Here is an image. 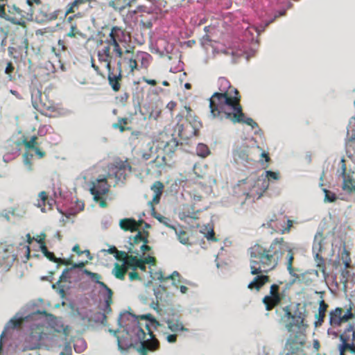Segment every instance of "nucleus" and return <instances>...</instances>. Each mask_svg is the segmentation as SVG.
Instances as JSON below:
<instances>
[{
  "label": "nucleus",
  "mask_w": 355,
  "mask_h": 355,
  "mask_svg": "<svg viewBox=\"0 0 355 355\" xmlns=\"http://www.w3.org/2000/svg\"><path fill=\"white\" fill-rule=\"evenodd\" d=\"M100 43L103 47L98 51V58L100 62L105 64L107 69V80L109 85L115 92L121 87L123 78L121 61L116 63V71L111 67L112 60L114 57L121 58L123 49L131 41L130 33L125 28L119 26H106L100 33Z\"/></svg>",
  "instance_id": "nucleus-1"
},
{
  "label": "nucleus",
  "mask_w": 355,
  "mask_h": 355,
  "mask_svg": "<svg viewBox=\"0 0 355 355\" xmlns=\"http://www.w3.org/2000/svg\"><path fill=\"white\" fill-rule=\"evenodd\" d=\"M218 91L209 98L211 116L220 120L227 119L233 123H242L252 128L257 127V123L252 118L245 117L238 89L224 77L218 78Z\"/></svg>",
  "instance_id": "nucleus-2"
},
{
  "label": "nucleus",
  "mask_w": 355,
  "mask_h": 355,
  "mask_svg": "<svg viewBox=\"0 0 355 355\" xmlns=\"http://www.w3.org/2000/svg\"><path fill=\"white\" fill-rule=\"evenodd\" d=\"M285 253L287 258V270L291 275H294V252L283 237L275 238L270 243H255L248 249L251 275L261 272H269L275 270Z\"/></svg>",
  "instance_id": "nucleus-3"
},
{
  "label": "nucleus",
  "mask_w": 355,
  "mask_h": 355,
  "mask_svg": "<svg viewBox=\"0 0 355 355\" xmlns=\"http://www.w3.org/2000/svg\"><path fill=\"white\" fill-rule=\"evenodd\" d=\"M276 313L279 317V322L284 324L288 332H293L295 327L297 329L294 334L290 335L286 343L288 354H297L302 350L306 343L304 331L308 325L306 324L305 315L300 311L293 313L291 305L280 306L276 309Z\"/></svg>",
  "instance_id": "nucleus-4"
},
{
  "label": "nucleus",
  "mask_w": 355,
  "mask_h": 355,
  "mask_svg": "<svg viewBox=\"0 0 355 355\" xmlns=\"http://www.w3.org/2000/svg\"><path fill=\"white\" fill-rule=\"evenodd\" d=\"M145 327L148 331L149 338H146V334L141 327L138 326L135 329L138 342L132 345L139 355H148V352H155L159 347V340L151 331L149 324H146Z\"/></svg>",
  "instance_id": "nucleus-5"
},
{
  "label": "nucleus",
  "mask_w": 355,
  "mask_h": 355,
  "mask_svg": "<svg viewBox=\"0 0 355 355\" xmlns=\"http://www.w3.org/2000/svg\"><path fill=\"white\" fill-rule=\"evenodd\" d=\"M184 108L187 112L185 120L182 121V114L177 116V118H179V119L176 125V130L178 132V135L180 138L188 139L197 134V124L199 122L193 116V111L189 106L186 105Z\"/></svg>",
  "instance_id": "nucleus-6"
},
{
  "label": "nucleus",
  "mask_w": 355,
  "mask_h": 355,
  "mask_svg": "<svg viewBox=\"0 0 355 355\" xmlns=\"http://www.w3.org/2000/svg\"><path fill=\"white\" fill-rule=\"evenodd\" d=\"M110 184L107 182V177L100 175L97 179L91 182L89 189L91 194L94 197V200L99 204L102 208L107 207V203L103 196L106 195L110 191Z\"/></svg>",
  "instance_id": "nucleus-7"
},
{
  "label": "nucleus",
  "mask_w": 355,
  "mask_h": 355,
  "mask_svg": "<svg viewBox=\"0 0 355 355\" xmlns=\"http://www.w3.org/2000/svg\"><path fill=\"white\" fill-rule=\"evenodd\" d=\"M148 236V232L139 231L135 236L130 237L128 252L141 257L146 252L150 251L151 248L147 245Z\"/></svg>",
  "instance_id": "nucleus-8"
},
{
  "label": "nucleus",
  "mask_w": 355,
  "mask_h": 355,
  "mask_svg": "<svg viewBox=\"0 0 355 355\" xmlns=\"http://www.w3.org/2000/svg\"><path fill=\"white\" fill-rule=\"evenodd\" d=\"M282 284V282H279V284H271L269 293L263 297L262 303L264 304L266 311H272L285 299V291H281L280 289L279 284Z\"/></svg>",
  "instance_id": "nucleus-9"
},
{
  "label": "nucleus",
  "mask_w": 355,
  "mask_h": 355,
  "mask_svg": "<svg viewBox=\"0 0 355 355\" xmlns=\"http://www.w3.org/2000/svg\"><path fill=\"white\" fill-rule=\"evenodd\" d=\"M339 338L342 342L338 346L340 355H345L346 351L355 353V322L347 325Z\"/></svg>",
  "instance_id": "nucleus-10"
},
{
  "label": "nucleus",
  "mask_w": 355,
  "mask_h": 355,
  "mask_svg": "<svg viewBox=\"0 0 355 355\" xmlns=\"http://www.w3.org/2000/svg\"><path fill=\"white\" fill-rule=\"evenodd\" d=\"M329 324L336 328L355 318V314L352 312V307H349L346 311L341 307H336L329 312Z\"/></svg>",
  "instance_id": "nucleus-11"
},
{
  "label": "nucleus",
  "mask_w": 355,
  "mask_h": 355,
  "mask_svg": "<svg viewBox=\"0 0 355 355\" xmlns=\"http://www.w3.org/2000/svg\"><path fill=\"white\" fill-rule=\"evenodd\" d=\"M15 247L12 244L0 243V268L7 271L17 260Z\"/></svg>",
  "instance_id": "nucleus-12"
},
{
  "label": "nucleus",
  "mask_w": 355,
  "mask_h": 355,
  "mask_svg": "<svg viewBox=\"0 0 355 355\" xmlns=\"http://www.w3.org/2000/svg\"><path fill=\"white\" fill-rule=\"evenodd\" d=\"M39 101L32 96V104L33 107L42 114L48 116L58 111V105L53 101H49L45 94L37 92Z\"/></svg>",
  "instance_id": "nucleus-13"
},
{
  "label": "nucleus",
  "mask_w": 355,
  "mask_h": 355,
  "mask_svg": "<svg viewBox=\"0 0 355 355\" xmlns=\"http://www.w3.org/2000/svg\"><path fill=\"white\" fill-rule=\"evenodd\" d=\"M94 0H73L65 7L64 15L74 14L77 18L83 17L86 12L93 8L92 3Z\"/></svg>",
  "instance_id": "nucleus-14"
},
{
  "label": "nucleus",
  "mask_w": 355,
  "mask_h": 355,
  "mask_svg": "<svg viewBox=\"0 0 355 355\" xmlns=\"http://www.w3.org/2000/svg\"><path fill=\"white\" fill-rule=\"evenodd\" d=\"M130 42L128 43L125 49H123V54L121 58V65L124 64V69L128 71V74H134L135 70H139L138 62L136 58L130 57L128 55H133V51L128 49Z\"/></svg>",
  "instance_id": "nucleus-15"
},
{
  "label": "nucleus",
  "mask_w": 355,
  "mask_h": 355,
  "mask_svg": "<svg viewBox=\"0 0 355 355\" xmlns=\"http://www.w3.org/2000/svg\"><path fill=\"white\" fill-rule=\"evenodd\" d=\"M343 184L342 189L348 193H355V179L352 174L347 173V167L344 158L341 159Z\"/></svg>",
  "instance_id": "nucleus-16"
},
{
  "label": "nucleus",
  "mask_w": 355,
  "mask_h": 355,
  "mask_svg": "<svg viewBox=\"0 0 355 355\" xmlns=\"http://www.w3.org/2000/svg\"><path fill=\"white\" fill-rule=\"evenodd\" d=\"M114 168L115 178L119 181L125 180L127 175L132 171V166L128 159L116 161Z\"/></svg>",
  "instance_id": "nucleus-17"
},
{
  "label": "nucleus",
  "mask_w": 355,
  "mask_h": 355,
  "mask_svg": "<svg viewBox=\"0 0 355 355\" xmlns=\"http://www.w3.org/2000/svg\"><path fill=\"white\" fill-rule=\"evenodd\" d=\"M83 273L89 277V278L94 282L98 284L101 287L104 288L107 291V297L105 298V304L107 307L110 306V304L112 303V295L113 292L111 288H110L104 282H101V275L98 273L93 272L87 269L83 270Z\"/></svg>",
  "instance_id": "nucleus-18"
},
{
  "label": "nucleus",
  "mask_w": 355,
  "mask_h": 355,
  "mask_svg": "<svg viewBox=\"0 0 355 355\" xmlns=\"http://www.w3.org/2000/svg\"><path fill=\"white\" fill-rule=\"evenodd\" d=\"M268 272H261L256 275L252 282L248 285V288L250 290L255 289L257 291H259L261 288L267 283L270 282V277L267 275Z\"/></svg>",
  "instance_id": "nucleus-19"
},
{
  "label": "nucleus",
  "mask_w": 355,
  "mask_h": 355,
  "mask_svg": "<svg viewBox=\"0 0 355 355\" xmlns=\"http://www.w3.org/2000/svg\"><path fill=\"white\" fill-rule=\"evenodd\" d=\"M37 201V206L41 209L42 212L53 209V206L55 202V200L52 198H49L47 193L44 191L39 193Z\"/></svg>",
  "instance_id": "nucleus-20"
},
{
  "label": "nucleus",
  "mask_w": 355,
  "mask_h": 355,
  "mask_svg": "<svg viewBox=\"0 0 355 355\" xmlns=\"http://www.w3.org/2000/svg\"><path fill=\"white\" fill-rule=\"evenodd\" d=\"M37 141V137L34 135L31 137L30 140H28L26 138L23 139L22 144L26 149L33 150L37 157L41 159L45 157L46 153L39 148V145Z\"/></svg>",
  "instance_id": "nucleus-21"
},
{
  "label": "nucleus",
  "mask_w": 355,
  "mask_h": 355,
  "mask_svg": "<svg viewBox=\"0 0 355 355\" xmlns=\"http://www.w3.org/2000/svg\"><path fill=\"white\" fill-rule=\"evenodd\" d=\"M24 322V318H17L16 316L11 318L6 324L3 331L1 334V340L7 337L10 334V331H13L16 329H19Z\"/></svg>",
  "instance_id": "nucleus-22"
},
{
  "label": "nucleus",
  "mask_w": 355,
  "mask_h": 355,
  "mask_svg": "<svg viewBox=\"0 0 355 355\" xmlns=\"http://www.w3.org/2000/svg\"><path fill=\"white\" fill-rule=\"evenodd\" d=\"M164 188V184L160 181H156L153 184L150 189L154 192V196L152 200L148 203L150 207L151 205L155 206L159 202Z\"/></svg>",
  "instance_id": "nucleus-23"
},
{
  "label": "nucleus",
  "mask_w": 355,
  "mask_h": 355,
  "mask_svg": "<svg viewBox=\"0 0 355 355\" xmlns=\"http://www.w3.org/2000/svg\"><path fill=\"white\" fill-rule=\"evenodd\" d=\"M10 14H17V16L8 17V20L11 21L12 24L19 25L23 28H26V23L24 18L23 11L19 8L14 6L9 10Z\"/></svg>",
  "instance_id": "nucleus-24"
},
{
  "label": "nucleus",
  "mask_w": 355,
  "mask_h": 355,
  "mask_svg": "<svg viewBox=\"0 0 355 355\" xmlns=\"http://www.w3.org/2000/svg\"><path fill=\"white\" fill-rule=\"evenodd\" d=\"M329 305L324 302V300H321L319 302L318 312L315 314V321L314 322L315 327H320L324 322V320L326 316V313Z\"/></svg>",
  "instance_id": "nucleus-25"
},
{
  "label": "nucleus",
  "mask_w": 355,
  "mask_h": 355,
  "mask_svg": "<svg viewBox=\"0 0 355 355\" xmlns=\"http://www.w3.org/2000/svg\"><path fill=\"white\" fill-rule=\"evenodd\" d=\"M167 327L172 332L189 331V329L185 327L183 323L179 319H168L166 320Z\"/></svg>",
  "instance_id": "nucleus-26"
},
{
  "label": "nucleus",
  "mask_w": 355,
  "mask_h": 355,
  "mask_svg": "<svg viewBox=\"0 0 355 355\" xmlns=\"http://www.w3.org/2000/svg\"><path fill=\"white\" fill-rule=\"evenodd\" d=\"M42 252L43 254L51 261L57 263L59 264H62L65 266H68L71 264V261L69 260L62 259L60 258L55 257V254L49 251L47 249L46 245H42L41 249Z\"/></svg>",
  "instance_id": "nucleus-27"
},
{
  "label": "nucleus",
  "mask_w": 355,
  "mask_h": 355,
  "mask_svg": "<svg viewBox=\"0 0 355 355\" xmlns=\"http://www.w3.org/2000/svg\"><path fill=\"white\" fill-rule=\"evenodd\" d=\"M139 225V223L133 218H124L120 221V227L125 231H137Z\"/></svg>",
  "instance_id": "nucleus-28"
},
{
  "label": "nucleus",
  "mask_w": 355,
  "mask_h": 355,
  "mask_svg": "<svg viewBox=\"0 0 355 355\" xmlns=\"http://www.w3.org/2000/svg\"><path fill=\"white\" fill-rule=\"evenodd\" d=\"M136 59L140 62L139 69H148L153 60V57L148 53L139 52L137 54Z\"/></svg>",
  "instance_id": "nucleus-29"
},
{
  "label": "nucleus",
  "mask_w": 355,
  "mask_h": 355,
  "mask_svg": "<svg viewBox=\"0 0 355 355\" xmlns=\"http://www.w3.org/2000/svg\"><path fill=\"white\" fill-rule=\"evenodd\" d=\"M157 279L161 282H165L168 279H171L173 281L172 284L173 286L176 288H178L179 285L182 282V277L178 271H174L171 275L165 277L163 276L162 272H160L157 277Z\"/></svg>",
  "instance_id": "nucleus-30"
},
{
  "label": "nucleus",
  "mask_w": 355,
  "mask_h": 355,
  "mask_svg": "<svg viewBox=\"0 0 355 355\" xmlns=\"http://www.w3.org/2000/svg\"><path fill=\"white\" fill-rule=\"evenodd\" d=\"M128 270V269L124 264H119L116 263L114 266V268L112 269V272L116 279L124 280Z\"/></svg>",
  "instance_id": "nucleus-31"
},
{
  "label": "nucleus",
  "mask_w": 355,
  "mask_h": 355,
  "mask_svg": "<svg viewBox=\"0 0 355 355\" xmlns=\"http://www.w3.org/2000/svg\"><path fill=\"white\" fill-rule=\"evenodd\" d=\"M109 6L116 10L121 11L127 7L131 6V1L127 0H110Z\"/></svg>",
  "instance_id": "nucleus-32"
},
{
  "label": "nucleus",
  "mask_w": 355,
  "mask_h": 355,
  "mask_svg": "<svg viewBox=\"0 0 355 355\" xmlns=\"http://www.w3.org/2000/svg\"><path fill=\"white\" fill-rule=\"evenodd\" d=\"M150 211H151V215L156 218L158 221H159L161 223L164 224L166 227H168L173 230H175V227L173 225H170L168 224V222L170 221V219L161 215L160 214L157 213L155 211V206L151 205Z\"/></svg>",
  "instance_id": "nucleus-33"
},
{
  "label": "nucleus",
  "mask_w": 355,
  "mask_h": 355,
  "mask_svg": "<svg viewBox=\"0 0 355 355\" xmlns=\"http://www.w3.org/2000/svg\"><path fill=\"white\" fill-rule=\"evenodd\" d=\"M141 258H138L137 256H133L132 254H129L125 263V266L128 269H132L133 270H137V265L139 263Z\"/></svg>",
  "instance_id": "nucleus-34"
},
{
  "label": "nucleus",
  "mask_w": 355,
  "mask_h": 355,
  "mask_svg": "<svg viewBox=\"0 0 355 355\" xmlns=\"http://www.w3.org/2000/svg\"><path fill=\"white\" fill-rule=\"evenodd\" d=\"M178 146V141L174 139L171 138L168 141L166 142L164 147V150L167 153H174L176 150L177 147Z\"/></svg>",
  "instance_id": "nucleus-35"
},
{
  "label": "nucleus",
  "mask_w": 355,
  "mask_h": 355,
  "mask_svg": "<svg viewBox=\"0 0 355 355\" xmlns=\"http://www.w3.org/2000/svg\"><path fill=\"white\" fill-rule=\"evenodd\" d=\"M275 220L274 219H270L268 222V227H271L272 228H275V232H278L279 231L282 234H284L286 232H290V230H291V227L293 226V221L291 220H289L288 219L286 223H287V226L286 227H284L283 229H279V230H277L278 229V227L277 226H275L273 227L272 225V223L274 222Z\"/></svg>",
  "instance_id": "nucleus-36"
},
{
  "label": "nucleus",
  "mask_w": 355,
  "mask_h": 355,
  "mask_svg": "<svg viewBox=\"0 0 355 355\" xmlns=\"http://www.w3.org/2000/svg\"><path fill=\"white\" fill-rule=\"evenodd\" d=\"M150 164L153 165L157 168H163L166 165V158L164 156L157 155L155 159L150 162Z\"/></svg>",
  "instance_id": "nucleus-37"
},
{
  "label": "nucleus",
  "mask_w": 355,
  "mask_h": 355,
  "mask_svg": "<svg viewBox=\"0 0 355 355\" xmlns=\"http://www.w3.org/2000/svg\"><path fill=\"white\" fill-rule=\"evenodd\" d=\"M178 236V240L182 244H187L189 243V237L188 233L184 230H174Z\"/></svg>",
  "instance_id": "nucleus-38"
},
{
  "label": "nucleus",
  "mask_w": 355,
  "mask_h": 355,
  "mask_svg": "<svg viewBox=\"0 0 355 355\" xmlns=\"http://www.w3.org/2000/svg\"><path fill=\"white\" fill-rule=\"evenodd\" d=\"M315 261L316 262V266L318 268L324 273L326 270V263L325 260L323 259V257L320 255L318 253H317L315 256Z\"/></svg>",
  "instance_id": "nucleus-39"
},
{
  "label": "nucleus",
  "mask_w": 355,
  "mask_h": 355,
  "mask_svg": "<svg viewBox=\"0 0 355 355\" xmlns=\"http://www.w3.org/2000/svg\"><path fill=\"white\" fill-rule=\"evenodd\" d=\"M67 36L69 37H84L85 35L78 29L76 24H73L71 26L69 31L67 33Z\"/></svg>",
  "instance_id": "nucleus-40"
},
{
  "label": "nucleus",
  "mask_w": 355,
  "mask_h": 355,
  "mask_svg": "<svg viewBox=\"0 0 355 355\" xmlns=\"http://www.w3.org/2000/svg\"><path fill=\"white\" fill-rule=\"evenodd\" d=\"M196 152L197 155L202 157H205L209 154V150L208 147L203 144H200L198 145Z\"/></svg>",
  "instance_id": "nucleus-41"
},
{
  "label": "nucleus",
  "mask_w": 355,
  "mask_h": 355,
  "mask_svg": "<svg viewBox=\"0 0 355 355\" xmlns=\"http://www.w3.org/2000/svg\"><path fill=\"white\" fill-rule=\"evenodd\" d=\"M129 98V93L125 92L116 97V101L117 103L124 106L128 103Z\"/></svg>",
  "instance_id": "nucleus-42"
},
{
  "label": "nucleus",
  "mask_w": 355,
  "mask_h": 355,
  "mask_svg": "<svg viewBox=\"0 0 355 355\" xmlns=\"http://www.w3.org/2000/svg\"><path fill=\"white\" fill-rule=\"evenodd\" d=\"M341 259L343 261V264L345 265V268H348L350 267L351 263V258L349 252L344 250L341 254Z\"/></svg>",
  "instance_id": "nucleus-43"
},
{
  "label": "nucleus",
  "mask_w": 355,
  "mask_h": 355,
  "mask_svg": "<svg viewBox=\"0 0 355 355\" xmlns=\"http://www.w3.org/2000/svg\"><path fill=\"white\" fill-rule=\"evenodd\" d=\"M128 124V119L127 118H121L119 119L118 123L113 124V128L116 129H119V130L122 132H124L126 128L125 125Z\"/></svg>",
  "instance_id": "nucleus-44"
},
{
  "label": "nucleus",
  "mask_w": 355,
  "mask_h": 355,
  "mask_svg": "<svg viewBox=\"0 0 355 355\" xmlns=\"http://www.w3.org/2000/svg\"><path fill=\"white\" fill-rule=\"evenodd\" d=\"M323 191L325 194L324 202H334L337 200V196L334 193L327 190V189H324Z\"/></svg>",
  "instance_id": "nucleus-45"
},
{
  "label": "nucleus",
  "mask_w": 355,
  "mask_h": 355,
  "mask_svg": "<svg viewBox=\"0 0 355 355\" xmlns=\"http://www.w3.org/2000/svg\"><path fill=\"white\" fill-rule=\"evenodd\" d=\"M26 238H27V243H28V245H24V248L26 249V260H28L29 258H30V254H31V249H30V247H29V245H31L33 242V240H35V238L32 237L31 236L30 234H26Z\"/></svg>",
  "instance_id": "nucleus-46"
},
{
  "label": "nucleus",
  "mask_w": 355,
  "mask_h": 355,
  "mask_svg": "<svg viewBox=\"0 0 355 355\" xmlns=\"http://www.w3.org/2000/svg\"><path fill=\"white\" fill-rule=\"evenodd\" d=\"M128 256L129 254L127 252L119 250H118L116 254H114L116 259L123 261L122 264H125Z\"/></svg>",
  "instance_id": "nucleus-47"
},
{
  "label": "nucleus",
  "mask_w": 355,
  "mask_h": 355,
  "mask_svg": "<svg viewBox=\"0 0 355 355\" xmlns=\"http://www.w3.org/2000/svg\"><path fill=\"white\" fill-rule=\"evenodd\" d=\"M15 67L11 62H8L7 63L6 67L5 69V73L8 75L9 80H12V74L14 72Z\"/></svg>",
  "instance_id": "nucleus-48"
},
{
  "label": "nucleus",
  "mask_w": 355,
  "mask_h": 355,
  "mask_svg": "<svg viewBox=\"0 0 355 355\" xmlns=\"http://www.w3.org/2000/svg\"><path fill=\"white\" fill-rule=\"evenodd\" d=\"M266 178L268 179V180H277L279 179V173L278 172L266 171Z\"/></svg>",
  "instance_id": "nucleus-49"
},
{
  "label": "nucleus",
  "mask_w": 355,
  "mask_h": 355,
  "mask_svg": "<svg viewBox=\"0 0 355 355\" xmlns=\"http://www.w3.org/2000/svg\"><path fill=\"white\" fill-rule=\"evenodd\" d=\"M46 234L42 232L37 236L35 240L40 244V250L42 245H46L45 243Z\"/></svg>",
  "instance_id": "nucleus-50"
},
{
  "label": "nucleus",
  "mask_w": 355,
  "mask_h": 355,
  "mask_svg": "<svg viewBox=\"0 0 355 355\" xmlns=\"http://www.w3.org/2000/svg\"><path fill=\"white\" fill-rule=\"evenodd\" d=\"M128 275H129V279L130 281H134V280L141 281V277L139 276L138 272H137L135 270L130 272Z\"/></svg>",
  "instance_id": "nucleus-51"
},
{
  "label": "nucleus",
  "mask_w": 355,
  "mask_h": 355,
  "mask_svg": "<svg viewBox=\"0 0 355 355\" xmlns=\"http://www.w3.org/2000/svg\"><path fill=\"white\" fill-rule=\"evenodd\" d=\"M59 10L53 11L46 15V19L48 21H53L55 20L58 17Z\"/></svg>",
  "instance_id": "nucleus-52"
},
{
  "label": "nucleus",
  "mask_w": 355,
  "mask_h": 355,
  "mask_svg": "<svg viewBox=\"0 0 355 355\" xmlns=\"http://www.w3.org/2000/svg\"><path fill=\"white\" fill-rule=\"evenodd\" d=\"M146 264L155 265L156 263V259L152 256H148L142 259Z\"/></svg>",
  "instance_id": "nucleus-53"
},
{
  "label": "nucleus",
  "mask_w": 355,
  "mask_h": 355,
  "mask_svg": "<svg viewBox=\"0 0 355 355\" xmlns=\"http://www.w3.org/2000/svg\"><path fill=\"white\" fill-rule=\"evenodd\" d=\"M209 241H216L217 239L215 238V233L213 229H211L205 235Z\"/></svg>",
  "instance_id": "nucleus-54"
},
{
  "label": "nucleus",
  "mask_w": 355,
  "mask_h": 355,
  "mask_svg": "<svg viewBox=\"0 0 355 355\" xmlns=\"http://www.w3.org/2000/svg\"><path fill=\"white\" fill-rule=\"evenodd\" d=\"M72 251L76 252L78 255H81L84 252H86V253H87V254H89V250L81 251L80 249V246L78 244H76V245L73 246V248H72Z\"/></svg>",
  "instance_id": "nucleus-55"
},
{
  "label": "nucleus",
  "mask_w": 355,
  "mask_h": 355,
  "mask_svg": "<svg viewBox=\"0 0 355 355\" xmlns=\"http://www.w3.org/2000/svg\"><path fill=\"white\" fill-rule=\"evenodd\" d=\"M142 81L147 83L148 85H150L151 86H155L157 84V82L154 79H149L145 76H143L141 78Z\"/></svg>",
  "instance_id": "nucleus-56"
},
{
  "label": "nucleus",
  "mask_w": 355,
  "mask_h": 355,
  "mask_svg": "<svg viewBox=\"0 0 355 355\" xmlns=\"http://www.w3.org/2000/svg\"><path fill=\"white\" fill-rule=\"evenodd\" d=\"M166 340L170 343H174L177 341V335L173 334H168L166 337Z\"/></svg>",
  "instance_id": "nucleus-57"
},
{
  "label": "nucleus",
  "mask_w": 355,
  "mask_h": 355,
  "mask_svg": "<svg viewBox=\"0 0 355 355\" xmlns=\"http://www.w3.org/2000/svg\"><path fill=\"white\" fill-rule=\"evenodd\" d=\"M146 264L142 260V258H141V259L139 260V263L137 265V269L139 268V269H140L142 271H146Z\"/></svg>",
  "instance_id": "nucleus-58"
},
{
  "label": "nucleus",
  "mask_w": 355,
  "mask_h": 355,
  "mask_svg": "<svg viewBox=\"0 0 355 355\" xmlns=\"http://www.w3.org/2000/svg\"><path fill=\"white\" fill-rule=\"evenodd\" d=\"M176 105V103L175 101H171L167 103L166 108L168 109L170 111H173L175 108Z\"/></svg>",
  "instance_id": "nucleus-59"
},
{
  "label": "nucleus",
  "mask_w": 355,
  "mask_h": 355,
  "mask_svg": "<svg viewBox=\"0 0 355 355\" xmlns=\"http://www.w3.org/2000/svg\"><path fill=\"white\" fill-rule=\"evenodd\" d=\"M151 149L152 148H150L148 152H144L142 153V158L144 160L147 161L151 158V157H152L151 153H150Z\"/></svg>",
  "instance_id": "nucleus-60"
},
{
  "label": "nucleus",
  "mask_w": 355,
  "mask_h": 355,
  "mask_svg": "<svg viewBox=\"0 0 355 355\" xmlns=\"http://www.w3.org/2000/svg\"><path fill=\"white\" fill-rule=\"evenodd\" d=\"M87 263V261L85 262H80V263H76L73 264L72 268H83L85 264Z\"/></svg>",
  "instance_id": "nucleus-61"
},
{
  "label": "nucleus",
  "mask_w": 355,
  "mask_h": 355,
  "mask_svg": "<svg viewBox=\"0 0 355 355\" xmlns=\"http://www.w3.org/2000/svg\"><path fill=\"white\" fill-rule=\"evenodd\" d=\"M286 10H280V11H278L275 15V17H274V19L272 20L270 22H272L275 19L279 17H282V16H284L286 15Z\"/></svg>",
  "instance_id": "nucleus-62"
},
{
  "label": "nucleus",
  "mask_w": 355,
  "mask_h": 355,
  "mask_svg": "<svg viewBox=\"0 0 355 355\" xmlns=\"http://www.w3.org/2000/svg\"><path fill=\"white\" fill-rule=\"evenodd\" d=\"M5 16H6L5 5L0 4V17H5Z\"/></svg>",
  "instance_id": "nucleus-63"
},
{
  "label": "nucleus",
  "mask_w": 355,
  "mask_h": 355,
  "mask_svg": "<svg viewBox=\"0 0 355 355\" xmlns=\"http://www.w3.org/2000/svg\"><path fill=\"white\" fill-rule=\"evenodd\" d=\"M118 250L117 248L115 247V246H111L110 247V248L107 250V252L108 253L110 254H116V253L117 252Z\"/></svg>",
  "instance_id": "nucleus-64"
}]
</instances>
